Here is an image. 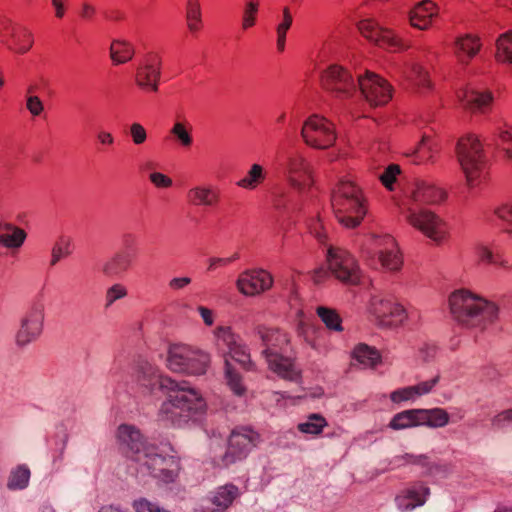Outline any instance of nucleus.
Masks as SVG:
<instances>
[{
  "instance_id": "nucleus-13",
  "label": "nucleus",
  "mask_w": 512,
  "mask_h": 512,
  "mask_svg": "<svg viewBox=\"0 0 512 512\" xmlns=\"http://www.w3.org/2000/svg\"><path fill=\"white\" fill-rule=\"evenodd\" d=\"M321 82L326 90L340 99L350 98L358 92L357 78L340 65H330L323 72Z\"/></svg>"
},
{
  "instance_id": "nucleus-11",
  "label": "nucleus",
  "mask_w": 512,
  "mask_h": 512,
  "mask_svg": "<svg viewBox=\"0 0 512 512\" xmlns=\"http://www.w3.org/2000/svg\"><path fill=\"white\" fill-rule=\"evenodd\" d=\"M301 136L304 142L316 149H327L336 140L334 125L325 117L311 115L303 124Z\"/></svg>"
},
{
  "instance_id": "nucleus-21",
  "label": "nucleus",
  "mask_w": 512,
  "mask_h": 512,
  "mask_svg": "<svg viewBox=\"0 0 512 512\" xmlns=\"http://www.w3.org/2000/svg\"><path fill=\"white\" fill-rule=\"evenodd\" d=\"M273 277L265 270H247L237 279L238 290L246 296L258 295L272 287Z\"/></svg>"
},
{
  "instance_id": "nucleus-16",
  "label": "nucleus",
  "mask_w": 512,
  "mask_h": 512,
  "mask_svg": "<svg viewBox=\"0 0 512 512\" xmlns=\"http://www.w3.org/2000/svg\"><path fill=\"white\" fill-rule=\"evenodd\" d=\"M283 173L289 184L302 191L312 184V170L306 158L299 153H291L281 164Z\"/></svg>"
},
{
  "instance_id": "nucleus-4",
  "label": "nucleus",
  "mask_w": 512,
  "mask_h": 512,
  "mask_svg": "<svg viewBox=\"0 0 512 512\" xmlns=\"http://www.w3.org/2000/svg\"><path fill=\"white\" fill-rule=\"evenodd\" d=\"M449 306L454 319L469 329L483 331L498 317V307L468 290H457L449 297Z\"/></svg>"
},
{
  "instance_id": "nucleus-3",
  "label": "nucleus",
  "mask_w": 512,
  "mask_h": 512,
  "mask_svg": "<svg viewBox=\"0 0 512 512\" xmlns=\"http://www.w3.org/2000/svg\"><path fill=\"white\" fill-rule=\"evenodd\" d=\"M254 334L260 340L263 347L261 355L265 358L268 367L278 376L295 381L299 376V370L294 360L288 355L290 339L284 331L275 327L257 324Z\"/></svg>"
},
{
  "instance_id": "nucleus-5",
  "label": "nucleus",
  "mask_w": 512,
  "mask_h": 512,
  "mask_svg": "<svg viewBox=\"0 0 512 512\" xmlns=\"http://www.w3.org/2000/svg\"><path fill=\"white\" fill-rule=\"evenodd\" d=\"M331 205L338 222L349 229L358 227L368 211L362 189L350 180H341L333 189Z\"/></svg>"
},
{
  "instance_id": "nucleus-31",
  "label": "nucleus",
  "mask_w": 512,
  "mask_h": 512,
  "mask_svg": "<svg viewBox=\"0 0 512 512\" xmlns=\"http://www.w3.org/2000/svg\"><path fill=\"white\" fill-rule=\"evenodd\" d=\"M421 409H409L399 412L393 416L389 427L393 430H403L407 428L422 426Z\"/></svg>"
},
{
  "instance_id": "nucleus-29",
  "label": "nucleus",
  "mask_w": 512,
  "mask_h": 512,
  "mask_svg": "<svg viewBox=\"0 0 512 512\" xmlns=\"http://www.w3.org/2000/svg\"><path fill=\"white\" fill-rule=\"evenodd\" d=\"M459 98L464 107L473 112H485L486 108L493 100L491 92H481L477 90H467L459 95Z\"/></svg>"
},
{
  "instance_id": "nucleus-14",
  "label": "nucleus",
  "mask_w": 512,
  "mask_h": 512,
  "mask_svg": "<svg viewBox=\"0 0 512 512\" xmlns=\"http://www.w3.org/2000/svg\"><path fill=\"white\" fill-rule=\"evenodd\" d=\"M116 438L122 453L135 462H138L146 448L152 445L141 431L131 424H121L117 429Z\"/></svg>"
},
{
  "instance_id": "nucleus-47",
  "label": "nucleus",
  "mask_w": 512,
  "mask_h": 512,
  "mask_svg": "<svg viewBox=\"0 0 512 512\" xmlns=\"http://www.w3.org/2000/svg\"><path fill=\"white\" fill-rule=\"evenodd\" d=\"M225 365V375L227 384L236 395H243L245 392V387L242 384L241 376L231 367L227 359L225 360Z\"/></svg>"
},
{
  "instance_id": "nucleus-44",
  "label": "nucleus",
  "mask_w": 512,
  "mask_h": 512,
  "mask_svg": "<svg viewBox=\"0 0 512 512\" xmlns=\"http://www.w3.org/2000/svg\"><path fill=\"white\" fill-rule=\"evenodd\" d=\"M496 58L500 62L512 63V32H506L498 38Z\"/></svg>"
},
{
  "instance_id": "nucleus-22",
  "label": "nucleus",
  "mask_w": 512,
  "mask_h": 512,
  "mask_svg": "<svg viewBox=\"0 0 512 512\" xmlns=\"http://www.w3.org/2000/svg\"><path fill=\"white\" fill-rule=\"evenodd\" d=\"M429 495L430 489L427 485L415 482L395 497V503L401 512H411L415 508L423 506Z\"/></svg>"
},
{
  "instance_id": "nucleus-1",
  "label": "nucleus",
  "mask_w": 512,
  "mask_h": 512,
  "mask_svg": "<svg viewBox=\"0 0 512 512\" xmlns=\"http://www.w3.org/2000/svg\"><path fill=\"white\" fill-rule=\"evenodd\" d=\"M138 383L149 394L165 391L167 399L159 409V419L173 426L181 427L202 414L206 403L196 389L186 382H177L163 377L159 370L147 361L138 365Z\"/></svg>"
},
{
  "instance_id": "nucleus-59",
  "label": "nucleus",
  "mask_w": 512,
  "mask_h": 512,
  "mask_svg": "<svg viewBox=\"0 0 512 512\" xmlns=\"http://www.w3.org/2000/svg\"><path fill=\"white\" fill-rule=\"evenodd\" d=\"M136 512H169L160 508L157 504L152 503L146 499H140L133 504Z\"/></svg>"
},
{
  "instance_id": "nucleus-12",
  "label": "nucleus",
  "mask_w": 512,
  "mask_h": 512,
  "mask_svg": "<svg viewBox=\"0 0 512 512\" xmlns=\"http://www.w3.org/2000/svg\"><path fill=\"white\" fill-rule=\"evenodd\" d=\"M258 442V433L249 428L233 430L229 437L227 450L221 456L218 465L228 467L237 461L243 460Z\"/></svg>"
},
{
  "instance_id": "nucleus-15",
  "label": "nucleus",
  "mask_w": 512,
  "mask_h": 512,
  "mask_svg": "<svg viewBox=\"0 0 512 512\" xmlns=\"http://www.w3.org/2000/svg\"><path fill=\"white\" fill-rule=\"evenodd\" d=\"M358 92L371 105L380 106L391 99L390 85L378 75L366 72L357 76Z\"/></svg>"
},
{
  "instance_id": "nucleus-10",
  "label": "nucleus",
  "mask_w": 512,
  "mask_h": 512,
  "mask_svg": "<svg viewBox=\"0 0 512 512\" xmlns=\"http://www.w3.org/2000/svg\"><path fill=\"white\" fill-rule=\"evenodd\" d=\"M329 271L339 281L356 285L360 281L361 272L354 256L343 248L330 247L327 250Z\"/></svg>"
},
{
  "instance_id": "nucleus-45",
  "label": "nucleus",
  "mask_w": 512,
  "mask_h": 512,
  "mask_svg": "<svg viewBox=\"0 0 512 512\" xmlns=\"http://www.w3.org/2000/svg\"><path fill=\"white\" fill-rule=\"evenodd\" d=\"M192 127L184 122H175L170 130L171 135L179 142L184 148L190 147L193 143L191 135Z\"/></svg>"
},
{
  "instance_id": "nucleus-39",
  "label": "nucleus",
  "mask_w": 512,
  "mask_h": 512,
  "mask_svg": "<svg viewBox=\"0 0 512 512\" xmlns=\"http://www.w3.org/2000/svg\"><path fill=\"white\" fill-rule=\"evenodd\" d=\"M477 256L479 261L487 264L495 265L496 267H499L500 269L504 271H510L511 264L510 262L504 258L502 255L498 253L492 252L488 247L486 246H480L477 249Z\"/></svg>"
},
{
  "instance_id": "nucleus-27",
  "label": "nucleus",
  "mask_w": 512,
  "mask_h": 512,
  "mask_svg": "<svg viewBox=\"0 0 512 512\" xmlns=\"http://www.w3.org/2000/svg\"><path fill=\"white\" fill-rule=\"evenodd\" d=\"M132 256L125 251H117L101 266V272L108 278L122 277L132 266Z\"/></svg>"
},
{
  "instance_id": "nucleus-30",
  "label": "nucleus",
  "mask_w": 512,
  "mask_h": 512,
  "mask_svg": "<svg viewBox=\"0 0 512 512\" xmlns=\"http://www.w3.org/2000/svg\"><path fill=\"white\" fill-rule=\"evenodd\" d=\"M480 42L476 36L467 34L459 37L455 42V54L460 62L468 63L480 49Z\"/></svg>"
},
{
  "instance_id": "nucleus-36",
  "label": "nucleus",
  "mask_w": 512,
  "mask_h": 512,
  "mask_svg": "<svg viewBox=\"0 0 512 512\" xmlns=\"http://www.w3.org/2000/svg\"><path fill=\"white\" fill-rule=\"evenodd\" d=\"M422 426L429 428H442L449 423V414L443 408L421 409Z\"/></svg>"
},
{
  "instance_id": "nucleus-41",
  "label": "nucleus",
  "mask_w": 512,
  "mask_h": 512,
  "mask_svg": "<svg viewBox=\"0 0 512 512\" xmlns=\"http://www.w3.org/2000/svg\"><path fill=\"white\" fill-rule=\"evenodd\" d=\"M325 426H327L326 419L318 413H312L306 421L298 424V430L306 434L319 435Z\"/></svg>"
},
{
  "instance_id": "nucleus-43",
  "label": "nucleus",
  "mask_w": 512,
  "mask_h": 512,
  "mask_svg": "<svg viewBox=\"0 0 512 512\" xmlns=\"http://www.w3.org/2000/svg\"><path fill=\"white\" fill-rule=\"evenodd\" d=\"M317 315L328 329L337 332L343 330L342 320L336 310L320 306L317 308Z\"/></svg>"
},
{
  "instance_id": "nucleus-62",
  "label": "nucleus",
  "mask_w": 512,
  "mask_h": 512,
  "mask_svg": "<svg viewBox=\"0 0 512 512\" xmlns=\"http://www.w3.org/2000/svg\"><path fill=\"white\" fill-rule=\"evenodd\" d=\"M191 281L190 277H175L169 281L168 286L173 291H179L188 286Z\"/></svg>"
},
{
  "instance_id": "nucleus-51",
  "label": "nucleus",
  "mask_w": 512,
  "mask_h": 512,
  "mask_svg": "<svg viewBox=\"0 0 512 512\" xmlns=\"http://www.w3.org/2000/svg\"><path fill=\"white\" fill-rule=\"evenodd\" d=\"M432 145H431V139L424 135L417 145L415 149H412L407 155H415L417 154L418 161H423L430 156L428 155L429 151H431Z\"/></svg>"
},
{
  "instance_id": "nucleus-53",
  "label": "nucleus",
  "mask_w": 512,
  "mask_h": 512,
  "mask_svg": "<svg viewBox=\"0 0 512 512\" xmlns=\"http://www.w3.org/2000/svg\"><path fill=\"white\" fill-rule=\"evenodd\" d=\"M495 214L503 221L505 231L512 234V204H506L497 208Z\"/></svg>"
},
{
  "instance_id": "nucleus-25",
  "label": "nucleus",
  "mask_w": 512,
  "mask_h": 512,
  "mask_svg": "<svg viewBox=\"0 0 512 512\" xmlns=\"http://www.w3.org/2000/svg\"><path fill=\"white\" fill-rule=\"evenodd\" d=\"M239 495L238 487L233 484L220 486L211 493L208 500V503L213 505L214 508H210L208 505L203 506L202 512H224Z\"/></svg>"
},
{
  "instance_id": "nucleus-40",
  "label": "nucleus",
  "mask_w": 512,
  "mask_h": 512,
  "mask_svg": "<svg viewBox=\"0 0 512 512\" xmlns=\"http://www.w3.org/2000/svg\"><path fill=\"white\" fill-rule=\"evenodd\" d=\"M353 357L360 364H363L366 367H373L380 360L378 351L366 344H359L356 346L353 351Z\"/></svg>"
},
{
  "instance_id": "nucleus-19",
  "label": "nucleus",
  "mask_w": 512,
  "mask_h": 512,
  "mask_svg": "<svg viewBox=\"0 0 512 512\" xmlns=\"http://www.w3.org/2000/svg\"><path fill=\"white\" fill-rule=\"evenodd\" d=\"M358 29L365 38L375 42L381 47L395 51L409 47V45L403 42L393 31L380 28L378 24L371 19L361 21L358 25Z\"/></svg>"
},
{
  "instance_id": "nucleus-32",
  "label": "nucleus",
  "mask_w": 512,
  "mask_h": 512,
  "mask_svg": "<svg viewBox=\"0 0 512 512\" xmlns=\"http://www.w3.org/2000/svg\"><path fill=\"white\" fill-rule=\"evenodd\" d=\"M135 50L133 45L124 39H113L109 48L110 59L114 65H121L132 60Z\"/></svg>"
},
{
  "instance_id": "nucleus-37",
  "label": "nucleus",
  "mask_w": 512,
  "mask_h": 512,
  "mask_svg": "<svg viewBox=\"0 0 512 512\" xmlns=\"http://www.w3.org/2000/svg\"><path fill=\"white\" fill-rule=\"evenodd\" d=\"M30 476L31 472L27 465H18L10 472L7 488L12 491L25 489L29 484Z\"/></svg>"
},
{
  "instance_id": "nucleus-58",
  "label": "nucleus",
  "mask_w": 512,
  "mask_h": 512,
  "mask_svg": "<svg viewBox=\"0 0 512 512\" xmlns=\"http://www.w3.org/2000/svg\"><path fill=\"white\" fill-rule=\"evenodd\" d=\"M130 135L135 145L143 144L147 139V132L140 123H133L130 126Z\"/></svg>"
},
{
  "instance_id": "nucleus-54",
  "label": "nucleus",
  "mask_w": 512,
  "mask_h": 512,
  "mask_svg": "<svg viewBox=\"0 0 512 512\" xmlns=\"http://www.w3.org/2000/svg\"><path fill=\"white\" fill-rule=\"evenodd\" d=\"M512 422V408L504 410L496 414L491 419V426L493 429L502 430Z\"/></svg>"
},
{
  "instance_id": "nucleus-33",
  "label": "nucleus",
  "mask_w": 512,
  "mask_h": 512,
  "mask_svg": "<svg viewBox=\"0 0 512 512\" xmlns=\"http://www.w3.org/2000/svg\"><path fill=\"white\" fill-rule=\"evenodd\" d=\"M277 19L278 23L275 27L276 44L278 51L283 52L286 45L287 32L293 24V15L290 7L284 6L282 8V14L278 16Z\"/></svg>"
},
{
  "instance_id": "nucleus-60",
  "label": "nucleus",
  "mask_w": 512,
  "mask_h": 512,
  "mask_svg": "<svg viewBox=\"0 0 512 512\" xmlns=\"http://www.w3.org/2000/svg\"><path fill=\"white\" fill-rule=\"evenodd\" d=\"M149 179L157 188H168L172 186V179L160 172H152Z\"/></svg>"
},
{
  "instance_id": "nucleus-23",
  "label": "nucleus",
  "mask_w": 512,
  "mask_h": 512,
  "mask_svg": "<svg viewBox=\"0 0 512 512\" xmlns=\"http://www.w3.org/2000/svg\"><path fill=\"white\" fill-rule=\"evenodd\" d=\"M216 336L219 342L218 345L223 350L226 349L232 359L240 363L245 369L250 368V355L247 353L246 348L237 342L235 335L229 328L218 327L216 329Z\"/></svg>"
},
{
  "instance_id": "nucleus-50",
  "label": "nucleus",
  "mask_w": 512,
  "mask_h": 512,
  "mask_svg": "<svg viewBox=\"0 0 512 512\" xmlns=\"http://www.w3.org/2000/svg\"><path fill=\"white\" fill-rule=\"evenodd\" d=\"M402 458L405 459V461L407 463L419 465V466L425 468L426 469L425 473L428 475L433 474L434 473L433 470L438 468L436 465L430 464L429 457L425 454L413 455V454L407 453V454L403 455Z\"/></svg>"
},
{
  "instance_id": "nucleus-35",
  "label": "nucleus",
  "mask_w": 512,
  "mask_h": 512,
  "mask_svg": "<svg viewBox=\"0 0 512 512\" xmlns=\"http://www.w3.org/2000/svg\"><path fill=\"white\" fill-rule=\"evenodd\" d=\"M401 73L403 76L413 83L415 86L428 88L429 87V79L428 74L424 70L422 66L417 63H406L401 68Z\"/></svg>"
},
{
  "instance_id": "nucleus-63",
  "label": "nucleus",
  "mask_w": 512,
  "mask_h": 512,
  "mask_svg": "<svg viewBox=\"0 0 512 512\" xmlns=\"http://www.w3.org/2000/svg\"><path fill=\"white\" fill-rule=\"evenodd\" d=\"M310 232L318 239L319 242H324L326 234L322 231V224L319 219L313 220L310 224Z\"/></svg>"
},
{
  "instance_id": "nucleus-61",
  "label": "nucleus",
  "mask_w": 512,
  "mask_h": 512,
  "mask_svg": "<svg viewBox=\"0 0 512 512\" xmlns=\"http://www.w3.org/2000/svg\"><path fill=\"white\" fill-rule=\"evenodd\" d=\"M26 106L33 116H38L43 111V104L37 96L29 95Z\"/></svg>"
},
{
  "instance_id": "nucleus-18",
  "label": "nucleus",
  "mask_w": 512,
  "mask_h": 512,
  "mask_svg": "<svg viewBox=\"0 0 512 512\" xmlns=\"http://www.w3.org/2000/svg\"><path fill=\"white\" fill-rule=\"evenodd\" d=\"M43 320L44 306L41 303L33 304L21 321L16 335L17 345L24 347L35 341L42 332Z\"/></svg>"
},
{
  "instance_id": "nucleus-64",
  "label": "nucleus",
  "mask_w": 512,
  "mask_h": 512,
  "mask_svg": "<svg viewBox=\"0 0 512 512\" xmlns=\"http://www.w3.org/2000/svg\"><path fill=\"white\" fill-rule=\"evenodd\" d=\"M203 322L207 325V326H212L213 323H214V315H213V311L207 307H204V306H199L197 308Z\"/></svg>"
},
{
  "instance_id": "nucleus-38",
  "label": "nucleus",
  "mask_w": 512,
  "mask_h": 512,
  "mask_svg": "<svg viewBox=\"0 0 512 512\" xmlns=\"http://www.w3.org/2000/svg\"><path fill=\"white\" fill-rule=\"evenodd\" d=\"M186 21L189 31L197 33L202 27V12L199 0H187Z\"/></svg>"
},
{
  "instance_id": "nucleus-42",
  "label": "nucleus",
  "mask_w": 512,
  "mask_h": 512,
  "mask_svg": "<svg viewBox=\"0 0 512 512\" xmlns=\"http://www.w3.org/2000/svg\"><path fill=\"white\" fill-rule=\"evenodd\" d=\"M265 178L263 167L259 164H253L247 175L237 182V185L244 189H255Z\"/></svg>"
},
{
  "instance_id": "nucleus-17",
  "label": "nucleus",
  "mask_w": 512,
  "mask_h": 512,
  "mask_svg": "<svg viewBox=\"0 0 512 512\" xmlns=\"http://www.w3.org/2000/svg\"><path fill=\"white\" fill-rule=\"evenodd\" d=\"M161 57L154 52L147 53L136 69L135 82L143 90L158 91L161 77Z\"/></svg>"
},
{
  "instance_id": "nucleus-49",
  "label": "nucleus",
  "mask_w": 512,
  "mask_h": 512,
  "mask_svg": "<svg viewBox=\"0 0 512 512\" xmlns=\"http://www.w3.org/2000/svg\"><path fill=\"white\" fill-rule=\"evenodd\" d=\"M129 366L130 362L125 356L117 355L114 357L111 363L109 375L113 378L121 380L128 372Z\"/></svg>"
},
{
  "instance_id": "nucleus-48",
  "label": "nucleus",
  "mask_w": 512,
  "mask_h": 512,
  "mask_svg": "<svg viewBox=\"0 0 512 512\" xmlns=\"http://www.w3.org/2000/svg\"><path fill=\"white\" fill-rule=\"evenodd\" d=\"M258 9L259 3L257 1L249 0L245 3L242 15V28L244 30L255 25Z\"/></svg>"
},
{
  "instance_id": "nucleus-52",
  "label": "nucleus",
  "mask_w": 512,
  "mask_h": 512,
  "mask_svg": "<svg viewBox=\"0 0 512 512\" xmlns=\"http://www.w3.org/2000/svg\"><path fill=\"white\" fill-rule=\"evenodd\" d=\"M414 389V385L397 389L390 394V399L394 403L415 399L417 395Z\"/></svg>"
},
{
  "instance_id": "nucleus-26",
  "label": "nucleus",
  "mask_w": 512,
  "mask_h": 512,
  "mask_svg": "<svg viewBox=\"0 0 512 512\" xmlns=\"http://www.w3.org/2000/svg\"><path fill=\"white\" fill-rule=\"evenodd\" d=\"M437 15V7L431 0L416 4L408 13L411 26L420 30L427 29L432 19Z\"/></svg>"
},
{
  "instance_id": "nucleus-28",
  "label": "nucleus",
  "mask_w": 512,
  "mask_h": 512,
  "mask_svg": "<svg viewBox=\"0 0 512 512\" xmlns=\"http://www.w3.org/2000/svg\"><path fill=\"white\" fill-rule=\"evenodd\" d=\"M189 203L194 206L215 207L220 201V193L209 185H198L187 192Z\"/></svg>"
},
{
  "instance_id": "nucleus-34",
  "label": "nucleus",
  "mask_w": 512,
  "mask_h": 512,
  "mask_svg": "<svg viewBox=\"0 0 512 512\" xmlns=\"http://www.w3.org/2000/svg\"><path fill=\"white\" fill-rule=\"evenodd\" d=\"M7 233L0 234V244L6 248H19L23 245L27 234L26 232L10 223L1 226Z\"/></svg>"
},
{
  "instance_id": "nucleus-6",
  "label": "nucleus",
  "mask_w": 512,
  "mask_h": 512,
  "mask_svg": "<svg viewBox=\"0 0 512 512\" xmlns=\"http://www.w3.org/2000/svg\"><path fill=\"white\" fill-rule=\"evenodd\" d=\"M457 157L470 187L478 185L486 176V160L478 138L468 135L457 144Z\"/></svg>"
},
{
  "instance_id": "nucleus-9",
  "label": "nucleus",
  "mask_w": 512,
  "mask_h": 512,
  "mask_svg": "<svg viewBox=\"0 0 512 512\" xmlns=\"http://www.w3.org/2000/svg\"><path fill=\"white\" fill-rule=\"evenodd\" d=\"M369 311L375 323L383 328L398 327L407 318L404 307L390 295H374L371 298Z\"/></svg>"
},
{
  "instance_id": "nucleus-8",
  "label": "nucleus",
  "mask_w": 512,
  "mask_h": 512,
  "mask_svg": "<svg viewBox=\"0 0 512 512\" xmlns=\"http://www.w3.org/2000/svg\"><path fill=\"white\" fill-rule=\"evenodd\" d=\"M146 468L148 473L165 483L173 482L180 469L179 460L174 455H164L153 444L146 448V452L137 462Z\"/></svg>"
},
{
  "instance_id": "nucleus-57",
  "label": "nucleus",
  "mask_w": 512,
  "mask_h": 512,
  "mask_svg": "<svg viewBox=\"0 0 512 512\" xmlns=\"http://www.w3.org/2000/svg\"><path fill=\"white\" fill-rule=\"evenodd\" d=\"M439 380L440 375L437 374L430 380L423 381L418 383L417 385H414V390L416 391L417 397L429 394L433 390V388L438 384Z\"/></svg>"
},
{
  "instance_id": "nucleus-2",
  "label": "nucleus",
  "mask_w": 512,
  "mask_h": 512,
  "mask_svg": "<svg viewBox=\"0 0 512 512\" xmlns=\"http://www.w3.org/2000/svg\"><path fill=\"white\" fill-rule=\"evenodd\" d=\"M445 199V192L434 185L420 181L411 192L407 203L406 219L413 227L437 244L442 243L448 235V227L438 215L429 210H417L427 204H438Z\"/></svg>"
},
{
  "instance_id": "nucleus-56",
  "label": "nucleus",
  "mask_w": 512,
  "mask_h": 512,
  "mask_svg": "<svg viewBox=\"0 0 512 512\" xmlns=\"http://www.w3.org/2000/svg\"><path fill=\"white\" fill-rule=\"evenodd\" d=\"M499 146L506 157L512 160V130H503L499 133Z\"/></svg>"
},
{
  "instance_id": "nucleus-46",
  "label": "nucleus",
  "mask_w": 512,
  "mask_h": 512,
  "mask_svg": "<svg viewBox=\"0 0 512 512\" xmlns=\"http://www.w3.org/2000/svg\"><path fill=\"white\" fill-rule=\"evenodd\" d=\"M128 295V289L122 283H114L107 288L104 296V308H111L115 302L124 299Z\"/></svg>"
},
{
  "instance_id": "nucleus-24",
  "label": "nucleus",
  "mask_w": 512,
  "mask_h": 512,
  "mask_svg": "<svg viewBox=\"0 0 512 512\" xmlns=\"http://www.w3.org/2000/svg\"><path fill=\"white\" fill-rule=\"evenodd\" d=\"M374 245L382 248L379 251V260L384 268L391 271L400 269L402 259L396 248L395 240L390 235L374 236Z\"/></svg>"
},
{
  "instance_id": "nucleus-55",
  "label": "nucleus",
  "mask_w": 512,
  "mask_h": 512,
  "mask_svg": "<svg viewBox=\"0 0 512 512\" xmlns=\"http://www.w3.org/2000/svg\"><path fill=\"white\" fill-rule=\"evenodd\" d=\"M400 173V167L396 164L389 165L383 174L380 176L382 184L389 190L393 189V183L396 181V176Z\"/></svg>"
},
{
  "instance_id": "nucleus-7",
  "label": "nucleus",
  "mask_w": 512,
  "mask_h": 512,
  "mask_svg": "<svg viewBox=\"0 0 512 512\" xmlns=\"http://www.w3.org/2000/svg\"><path fill=\"white\" fill-rule=\"evenodd\" d=\"M210 364L208 353L183 344L170 346L166 359L169 370L187 375H203Z\"/></svg>"
},
{
  "instance_id": "nucleus-20",
  "label": "nucleus",
  "mask_w": 512,
  "mask_h": 512,
  "mask_svg": "<svg viewBox=\"0 0 512 512\" xmlns=\"http://www.w3.org/2000/svg\"><path fill=\"white\" fill-rule=\"evenodd\" d=\"M2 43L12 52L24 54L33 45V34L25 26L16 23H7L1 33Z\"/></svg>"
}]
</instances>
